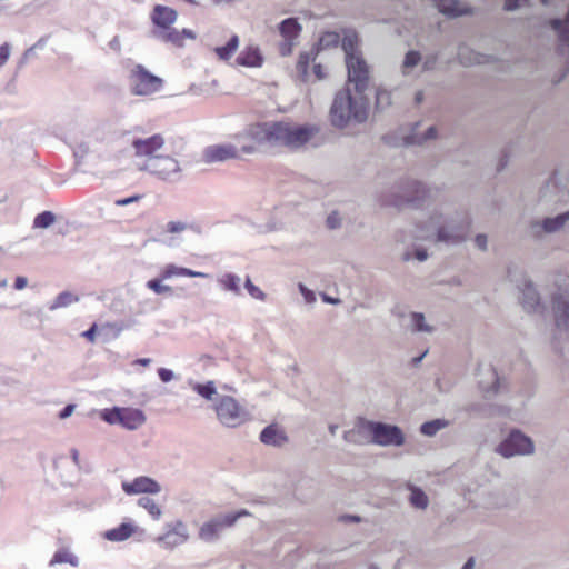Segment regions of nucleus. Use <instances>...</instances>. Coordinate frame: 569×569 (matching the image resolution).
I'll list each match as a JSON object with an SVG mask.
<instances>
[{
	"instance_id": "nucleus-20",
	"label": "nucleus",
	"mask_w": 569,
	"mask_h": 569,
	"mask_svg": "<svg viewBox=\"0 0 569 569\" xmlns=\"http://www.w3.org/2000/svg\"><path fill=\"white\" fill-rule=\"evenodd\" d=\"M121 488L129 496L139 493L156 495L161 491L160 483L147 476L137 477L132 481H123Z\"/></svg>"
},
{
	"instance_id": "nucleus-37",
	"label": "nucleus",
	"mask_w": 569,
	"mask_h": 569,
	"mask_svg": "<svg viewBox=\"0 0 569 569\" xmlns=\"http://www.w3.org/2000/svg\"><path fill=\"white\" fill-rule=\"evenodd\" d=\"M487 371L490 375L491 385L486 386L485 382L482 380H480L479 386H480L485 397L490 398L498 392V389L500 387V379H499L496 370L492 367H488Z\"/></svg>"
},
{
	"instance_id": "nucleus-5",
	"label": "nucleus",
	"mask_w": 569,
	"mask_h": 569,
	"mask_svg": "<svg viewBox=\"0 0 569 569\" xmlns=\"http://www.w3.org/2000/svg\"><path fill=\"white\" fill-rule=\"evenodd\" d=\"M116 131L109 122H101L93 127L77 144L74 156L84 158L90 153H100L102 148L109 144L116 137Z\"/></svg>"
},
{
	"instance_id": "nucleus-45",
	"label": "nucleus",
	"mask_w": 569,
	"mask_h": 569,
	"mask_svg": "<svg viewBox=\"0 0 569 569\" xmlns=\"http://www.w3.org/2000/svg\"><path fill=\"white\" fill-rule=\"evenodd\" d=\"M56 220V216L51 211H43L39 213L33 220V228L47 229Z\"/></svg>"
},
{
	"instance_id": "nucleus-17",
	"label": "nucleus",
	"mask_w": 569,
	"mask_h": 569,
	"mask_svg": "<svg viewBox=\"0 0 569 569\" xmlns=\"http://www.w3.org/2000/svg\"><path fill=\"white\" fill-rule=\"evenodd\" d=\"M519 288L523 309L529 313L543 315L547 310V306L541 301L540 293L533 282L526 279L523 286Z\"/></svg>"
},
{
	"instance_id": "nucleus-14",
	"label": "nucleus",
	"mask_w": 569,
	"mask_h": 569,
	"mask_svg": "<svg viewBox=\"0 0 569 569\" xmlns=\"http://www.w3.org/2000/svg\"><path fill=\"white\" fill-rule=\"evenodd\" d=\"M405 437L401 429L385 422H373V443L379 446H401Z\"/></svg>"
},
{
	"instance_id": "nucleus-12",
	"label": "nucleus",
	"mask_w": 569,
	"mask_h": 569,
	"mask_svg": "<svg viewBox=\"0 0 569 569\" xmlns=\"http://www.w3.org/2000/svg\"><path fill=\"white\" fill-rule=\"evenodd\" d=\"M163 84V80L151 72L143 66L137 64L131 70L130 86L137 96H148L158 92Z\"/></svg>"
},
{
	"instance_id": "nucleus-62",
	"label": "nucleus",
	"mask_w": 569,
	"mask_h": 569,
	"mask_svg": "<svg viewBox=\"0 0 569 569\" xmlns=\"http://www.w3.org/2000/svg\"><path fill=\"white\" fill-rule=\"evenodd\" d=\"M28 284V279L26 277H17L16 280H14V289L17 290H22L27 287Z\"/></svg>"
},
{
	"instance_id": "nucleus-61",
	"label": "nucleus",
	"mask_w": 569,
	"mask_h": 569,
	"mask_svg": "<svg viewBox=\"0 0 569 569\" xmlns=\"http://www.w3.org/2000/svg\"><path fill=\"white\" fill-rule=\"evenodd\" d=\"M97 332V326L92 325L88 330H86L82 336L87 338L89 341H94Z\"/></svg>"
},
{
	"instance_id": "nucleus-6",
	"label": "nucleus",
	"mask_w": 569,
	"mask_h": 569,
	"mask_svg": "<svg viewBox=\"0 0 569 569\" xmlns=\"http://www.w3.org/2000/svg\"><path fill=\"white\" fill-rule=\"evenodd\" d=\"M556 332L552 338L555 350L562 353L560 340L569 342V300L561 293L555 292L551 297Z\"/></svg>"
},
{
	"instance_id": "nucleus-40",
	"label": "nucleus",
	"mask_w": 569,
	"mask_h": 569,
	"mask_svg": "<svg viewBox=\"0 0 569 569\" xmlns=\"http://www.w3.org/2000/svg\"><path fill=\"white\" fill-rule=\"evenodd\" d=\"M448 426V421L445 419H435L427 421L421 425L420 431L422 435L427 437L435 436L439 430L446 428Z\"/></svg>"
},
{
	"instance_id": "nucleus-59",
	"label": "nucleus",
	"mask_w": 569,
	"mask_h": 569,
	"mask_svg": "<svg viewBox=\"0 0 569 569\" xmlns=\"http://www.w3.org/2000/svg\"><path fill=\"white\" fill-rule=\"evenodd\" d=\"M158 376L162 382H169L174 378L173 371L167 368H159Z\"/></svg>"
},
{
	"instance_id": "nucleus-22",
	"label": "nucleus",
	"mask_w": 569,
	"mask_h": 569,
	"mask_svg": "<svg viewBox=\"0 0 569 569\" xmlns=\"http://www.w3.org/2000/svg\"><path fill=\"white\" fill-rule=\"evenodd\" d=\"M204 161L208 163L221 162L239 158V149L233 144H213L203 151Z\"/></svg>"
},
{
	"instance_id": "nucleus-48",
	"label": "nucleus",
	"mask_w": 569,
	"mask_h": 569,
	"mask_svg": "<svg viewBox=\"0 0 569 569\" xmlns=\"http://www.w3.org/2000/svg\"><path fill=\"white\" fill-rule=\"evenodd\" d=\"M162 280L163 279H161V277L160 278L150 279L147 282V288H149L150 290H152L157 295L172 293V288L170 286L163 284Z\"/></svg>"
},
{
	"instance_id": "nucleus-32",
	"label": "nucleus",
	"mask_w": 569,
	"mask_h": 569,
	"mask_svg": "<svg viewBox=\"0 0 569 569\" xmlns=\"http://www.w3.org/2000/svg\"><path fill=\"white\" fill-rule=\"evenodd\" d=\"M219 284L226 291H230L236 296L241 295V278L234 273L228 272L219 277Z\"/></svg>"
},
{
	"instance_id": "nucleus-27",
	"label": "nucleus",
	"mask_w": 569,
	"mask_h": 569,
	"mask_svg": "<svg viewBox=\"0 0 569 569\" xmlns=\"http://www.w3.org/2000/svg\"><path fill=\"white\" fill-rule=\"evenodd\" d=\"M420 127V123H416L415 128L412 129V132L405 137V144H423L429 140H433L437 137V129L435 126L429 127L423 133H421L418 128Z\"/></svg>"
},
{
	"instance_id": "nucleus-56",
	"label": "nucleus",
	"mask_w": 569,
	"mask_h": 569,
	"mask_svg": "<svg viewBox=\"0 0 569 569\" xmlns=\"http://www.w3.org/2000/svg\"><path fill=\"white\" fill-rule=\"evenodd\" d=\"M11 46L8 42H4L0 47V67L4 66L10 57Z\"/></svg>"
},
{
	"instance_id": "nucleus-34",
	"label": "nucleus",
	"mask_w": 569,
	"mask_h": 569,
	"mask_svg": "<svg viewBox=\"0 0 569 569\" xmlns=\"http://www.w3.org/2000/svg\"><path fill=\"white\" fill-rule=\"evenodd\" d=\"M468 412H473L480 417H492L495 415H505V407L487 406L485 403H471L466 409Z\"/></svg>"
},
{
	"instance_id": "nucleus-42",
	"label": "nucleus",
	"mask_w": 569,
	"mask_h": 569,
	"mask_svg": "<svg viewBox=\"0 0 569 569\" xmlns=\"http://www.w3.org/2000/svg\"><path fill=\"white\" fill-rule=\"evenodd\" d=\"M192 389L202 398L207 400H212L213 396L217 395V388L213 381H208L206 383H192Z\"/></svg>"
},
{
	"instance_id": "nucleus-49",
	"label": "nucleus",
	"mask_w": 569,
	"mask_h": 569,
	"mask_svg": "<svg viewBox=\"0 0 569 569\" xmlns=\"http://www.w3.org/2000/svg\"><path fill=\"white\" fill-rule=\"evenodd\" d=\"M466 51H467L466 47L459 48L458 57L462 64H473V63L482 62V56H480L479 53L470 52V57H467Z\"/></svg>"
},
{
	"instance_id": "nucleus-35",
	"label": "nucleus",
	"mask_w": 569,
	"mask_h": 569,
	"mask_svg": "<svg viewBox=\"0 0 569 569\" xmlns=\"http://www.w3.org/2000/svg\"><path fill=\"white\" fill-rule=\"evenodd\" d=\"M69 563L72 567H78L79 559L68 548H60L57 550L49 562V566Z\"/></svg>"
},
{
	"instance_id": "nucleus-57",
	"label": "nucleus",
	"mask_w": 569,
	"mask_h": 569,
	"mask_svg": "<svg viewBox=\"0 0 569 569\" xmlns=\"http://www.w3.org/2000/svg\"><path fill=\"white\" fill-rule=\"evenodd\" d=\"M529 4V0H505V10L513 11L521 6Z\"/></svg>"
},
{
	"instance_id": "nucleus-15",
	"label": "nucleus",
	"mask_w": 569,
	"mask_h": 569,
	"mask_svg": "<svg viewBox=\"0 0 569 569\" xmlns=\"http://www.w3.org/2000/svg\"><path fill=\"white\" fill-rule=\"evenodd\" d=\"M373 422L358 418L350 430L343 432L345 441L358 446L373 443Z\"/></svg>"
},
{
	"instance_id": "nucleus-13",
	"label": "nucleus",
	"mask_w": 569,
	"mask_h": 569,
	"mask_svg": "<svg viewBox=\"0 0 569 569\" xmlns=\"http://www.w3.org/2000/svg\"><path fill=\"white\" fill-rule=\"evenodd\" d=\"M569 221V210L559 213L556 217H547L542 220H532L529 226V232L533 238L540 239L543 234H550L560 231Z\"/></svg>"
},
{
	"instance_id": "nucleus-19",
	"label": "nucleus",
	"mask_w": 569,
	"mask_h": 569,
	"mask_svg": "<svg viewBox=\"0 0 569 569\" xmlns=\"http://www.w3.org/2000/svg\"><path fill=\"white\" fill-rule=\"evenodd\" d=\"M430 190L422 183L416 180H406L402 184L401 201L412 203L416 207L421 206L427 198H429Z\"/></svg>"
},
{
	"instance_id": "nucleus-28",
	"label": "nucleus",
	"mask_w": 569,
	"mask_h": 569,
	"mask_svg": "<svg viewBox=\"0 0 569 569\" xmlns=\"http://www.w3.org/2000/svg\"><path fill=\"white\" fill-rule=\"evenodd\" d=\"M436 2L439 11L448 17H459L467 14L469 10L458 0H432Z\"/></svg>"
},
{
	"instance_id": "nucleus-10",
	"label": "nucleus",
	"mask_w": 569,
	"mask_h": 569,
	"mask_svg": "<svg viewBox=\"0 0 569 569\" xmlns=\"http://www.w3.org/2000/svg\"><path fill=\"white\" fill-rule=\"evenodd\" d=\"M248 515L247 510L217 515L200 527L199 539L204 542H214L220 538L224 529L232 527L239 518Z\"/></svg>"
},
{
	"instance_id": "nucleus-29",
	"label": "nucleus",
	"mask_w": 569,
	"mask_h": 569,
	"mask_svg": "<svg viewBox=\"0 0 569 569\" xmlns=\"http://www.w3.org/2000/svg\"><path fill=\"white\" fill-rule=\"evenodd\" d=\"M262 56L258 48L249 47L242 51L236 59L237 64L243 67H260L262 64Z\"/></svg>"
},
{
	"instance_id": "nucleus-54",
	"label": "nucleus",
	"mask_w": 569,
	"mask_h": 569,
	"mask_svg": "<svg viewBox=\"0 0 569 569\" xmlns=\"http://www.w3.org/2000/svg\"><path fill=\"white\" fill-rule=\"evenodd\" d=\"M298 289L307 303H313L316 301V295L312 290L307 288L303 283L298 284Z\"/></svg>"
},
{
	"instance_id": "nucleus-47",
	"label": "nucleus",
	"mask_w": 569,
	"mask_h": 569,
	"mask_svg": "<svg viewBox=\"0 0 569 569\" xmlns=\"http://www.w3.org/2000/svg\"><path fill=\"white\" fill-rule=\"evenodd\" d=\"M137 323L136 319H127V320H120L116 322H108L104 325V328H109L113 331L114 336H119L123 330L130 329Z\"/></svg>"
},
{
	"instance_id": "nucleus-9",
	"label": "nucleus",
	"mask_w": 569,
	"mask_h": 569,
	"mask_svg": "<svg viewBox=\"0 0 569 569\" xmlns=\"http://www.w3.org/2000/svg\"><path fill=\"white\" fill-rule=\"evenodd\" d=\"M214 410L218 420L228 428H236L249 420V412L230 396H221Z\"/></svg>"
},
{
	"instance_id": "nucleus-36",
	"label": "nucleus",
	"mask_w": 569,
	"mask_h": 569,
	"mask_svg": "<svg viewBox=\"0 0 569 569\" xmlns=\"http://www.w3.org/2000/svg\"><path fill=\"white\" fill-rule=\"evenodd\" d=\"M238 47H239V37L237 34H233L229 39V41L227 42L226 46L216 47L214 52L218 54V57L221 60L227 61L232 57V54L236 52Z\"/></svg>"
},
{
	"instance_id": "nucleus-2",
	"label": "nucleus",
	"mask_w": 569,
	"mask_h": 569,
	"mask_svg": "<svg viewBox=\"0 0 569 569\" xmlns=\"http://www.w3.org/2000/svg\"><path fill=\"white\" fill-rule=\"evenodd\" d=\"M315 130L310 126L283 121L258 122L248 127L246 136L258 146L298 149L307 143Z\"/></svg>"
},
{
	"instance_id": "nucleus-53",
	"label": "nucleus",
	"mask_w": 569,
	"mask_h": 569,
	"mask_svg": "<svg viewBox=\"0 0 569 569\" xmlns=\"http://www.w3.org/2000/svg\"><path fill=\"white\" fill-rule=\"evenodd\" d=\"M187 228H188V226H187L186 222H182V221H169L166 224L164 230L168 233H180V232H183Z\"/></svg>"
},
{
	"instance_id": "nucleus-64",
	"label": "nucleus",
	"mask_w": 569,
	"mask_h": 569,
	"mask_svg": "<svg viewBox=\"0 0 569 569\" xmlns=\"http://www.w3.org/2000/svg\"><path fill=\"white\" fill-rule=\"evenodd\" d=\"M415 258L419 261H425L428 258L427 250L423 248H417L415 250Z\"/></svg>"
},
{
	"instance_id": "nucleus-46",
	"label": "nucleus",
	"mask_w": 569,
	"mask_h": 569,
	"mask_svg": "<svg viewBox=\"0 0 569 569\" xmlns=\"http://www.w3.org/2000/svg\"><path fill=\"white\" fill-rule=\"evenodd\" d=\"M391 104V92L386 89L376 91V109L382 111Z\"/></svg>"
},
{
	"instance_id": "nucleus-7",
	"label": "nucleus",
	"mask_w": 569,
	"mask_h": 569,
	"mask_svg": "<svg viewBox=\"0 0 569 569\" xmlns=\"http://www.w3.org/2000/svg\"><path fill=\"white\" fill-rule=\"evenodd\" d=\"M141 169L168 182H178L182 178V167L171 156L152 157L150 160H146Z\"/></svg>"
},
{
	"instance_id": "nucleus-16",
	"label": "nucleus",
	"mask_w": 569,
	"mask_h": 569,
	"mask_svg": "<svg viewBox=\"0 0 569 569\" xmlns=\"http://www.w3.org/2000/svg\"><path fill=\"white\" fill-rule=\"evenodd\" d=\"M549 30L557 39V49L561 54L569 51V6L562 16L550 18Z\"/></svg>"
},
{
	"instance_id": "nucleus-63",
	"label": "nucleus",
	"mask_w": 569,
	"mask_h": 569,
	"mask_svg": "<svg viewBox=\"0 0 569 569\" xmlns=\"http://www.w3.org/2000/svg\"><path fill=\"white\" fill-rule=\"evenodd\" d=\"M109 47L111 50L116 51V52H120L121 50V43H120V38L119 36H114L110 42H109Z\"/></svg>"
},
{
	"instance_id": "nucleus-8",
	"label": "nucleus",
	"mask_w": 569,
	"mask_h": 569,
	"mask_svg": "<svg viewBox=\"0 0 569 569\" xmlns=\"http://www.w3.org/2000/svg\"><path fill=\"white\" fill-rule=\"evenodd\" d=\"M496 451L505 458L531 456L535 453L533 440L519 429H511L498 445Z\"/></svg>"
},
{
	"instance_id": "nucleus-33",
	"label": "nucleus",
	"mask_w": 569,
	"mask_h": 569,
	"mask_svg": "<svg viewBox=\"0 0 569 569\" xmlns=\"http://www.w3.org/2000/svg\"><path fill=\"white\" fill-rule=\"evenodd\" d=\"M407 488L410 490V505L417 509L425 510L429 505V498L425 493V491L421 488L413 486L411 483H409Z\"/></svg>"
},
{
	"instance_id": "nucleus-58",
	"label": "nucleus",
	"mask_w": 569,
	"mask_h": 569,
	"mask_svg": "<svg viewBox=\"0 0 569 569\" xmlns=\"http://www.w3.org/2000/svg\"><path fill=\"white\" fill-rule=\"evenodd\" d=\"M476 247L481 251H487L488 249V238L483 233H479L475 238Z\"/></svg>"
},
{
	"instance_id": "nucleus-41",
	"label": "nucleus",
	"mask_w": 569,
	"mask_h": 569,
	"mask_svg": "<svg viewBox=\"0 0 569 569\" xmlns=\"http://www.w3.org/2000/svg\"><path fill=\"white\" fill-rule=\"evenodd\" d=\"M340 34L336 31H327L319 39V49L336 48L340 43Z\"/></svg>"
},
{
	"instance_id": "nucleus-43",
	"label": "nucleus",
	"mask_w": 569,
	"mask_h": 569,
	"mask_svg": "<svg viewBox=\"0 0 569 569\" xmlns=\"http://www.w3.org/2000/svg\"><path fill=\"white\" fill-rule=\"evenodd\" d=\"M138 505L144 508L154 520H159L161 518V508L156 503L153 499L149 497H141L138 500Z\"/></svg>"
},
{
	"instance_id": "nucleus-26",
	"label": "nucleus",
	"mask_w": 569,
	"mask_h": 569,
	"mask_svg": "<svg viewBox=\"0 0 569 569\" xmlns=\"http://www.w3.org/2000/svg\"><path fill=\"white\" fill-rule=\"evenodd\" d=\"M161 279H170L173 277H190V278H208L209 276L204 272L194 271L184 267H179L173 263H169L161 270Z\"/></svg>"
},
{
	"instance_id": "nucleus-25",
	"label": "nucleus",
	"mask_w": 569,
	"mask_h": 569,
	"mask_svg": "<svg viewBox=\"0 0 569 569\" xmlns=\"http://www.w3.org/2000/svg\"><path fill=\"white\" fill-rule=\"evenodd\" d=\"M137 531V526L130 522H122L119 527L109 529L102 533L108 541L121 542L129 539Z\"/></svg>"
},
{
	"instance_id": "nucleus-52",
	"label": "nucleus",
	"mask_w": 569,
	"mask_h": 569,
	"mask_svg": "<svg viewBox=\"0 0 569 569\" xmlns=\"http://www.w3.org/2000/svg\"><path fill=\"white\" fill-rule=\"evenodd\" d=\"M420 59H421L420 53L418 51L411 50V51L407 52V54L405 57L403 67L405 68H413L419 63Z\"/></svg>"
},
{
	"instance_id": "nucleus-11",
	"label": "nucleus",
	"mask_w": 569,
	"mask_h": 569,
	"mask_svg": "<svg viewBox=\"0 0 569 569\" xmlns=\"http://www.w3.org/2000/svg\"><path fill=\"white\" fill-rule=\"evenodd\" d=\"M101 418L110 425H121L128 430H136L146 422V415L140 409L119 408L104 409Z\"/></svg>"
},
{
	"instance_id": "nucleus-18",
	"label": "nucleus",
	"mask_w": 569,
	"mask_h": 569,
	"mask_svg": "<svg viewBox=\"0 0 569 569\" xmlns=\"http://www.w3.org/2000/svg\"><path fill=\"white\" fill-rule=\"evenodd\" d=\"M168 527L169 529L167 532L157 538V542L164 549L172 550L176 547L183 545L189 539L188 528L181 520H178Z\"/></svg>"
},
{
	"instance_id": "nucleus-50",
	"label": "nucleus",
	"mask_w": 569,
	"mask_h": 569,
	"mask_svg": "<svg viewBox=\"0 0 569 569\" xmlns=\"http://www.w3.org/2000/svg\"><path fill=\"white\" fill-rule=\"evenodd\" d=\"M244 288L252 298L261 301L266 300V293L259 287L253 284L249 277L246 278Z\"/></svg>"
},
{
	"instance_id": "nucleus-51",
	"label": "nucleus",
	"mask_w": 569,
	"mask_h": 569,
	"mask_svg": "<svg viewBox=\"0 0 569 569\" xmlns=\"http://www.w3.org/2000/svg\"><path fill=\"white\" fill-rule=\"evenodd\" d=\"M342 224V219L338 211H331L326 219V227L330 230L339 229Z\"/></svg>"
},
{
	"instance_id": "nucleus-21",
	"label": "nucleus",
	"mask_w": 569,
	"mask_h": 569,
	"mask_svg": "<svg viewBox=\"0 0 569 569\" xmlns=\"http://www.w3.org/2000/svg\"><path fill=\"white\" fill-rule=\"evenodd\" d=\"M137 157L147 158L158 157L157 153L164 144V140L160 134H153L144 139H133L131 142Z\"/></svg>"
},
{
	"instance_id": "nucleus-1",
	"label": "nucleus",
	"mask_w": 569,
	"mask_h": 569,
	"mask_svg": "<svg viewBox=\"0 0 569 569\" xmlns=\"http://www.w3.org/2000/svg\"><path fill=\"white\" fill-rule=\"evenodd\" d=\"M471 228V219L466 211H453L445 213L435 210L428 221L417 226L416 238L419 240L457 246L462 243Z\"/></svg>"
},
{
	"instance_id": "nucleus-39",
	"label": "nucleus",
	"mask_w": 569,
	"mask_h": 569,
	"mask_svg": "<svg viewBox=\"0 0 569 569\" xmlns=\"http://www.w3.org/2000/svg\"><path fill=\"white\" fill-rule=\"evenodd\" d=\"M412 331L431 333L433 328L426 322L425 316L420 312L409 315Z\"/></svg>"
},
{
	"instance_id": "nucleus-31",
	"label": "nucleus",
	"mask_w": 569,
	"mask_h": 569,
	"mask_svg": "<svg viewBox=\"0 0 569 569\" xmlns=\"http://www.w3.org/2000/svg\"><path fill=\"white\" fill-rule=\"evenodd\" d=\"M301 26L296 18H287L279 24V32L284 40L292 41L301 32Z\"/></svg>"
},
{
	"instance_id": "nucleus-38",
	"label": "nucleus",
	"mask_w": 569,
	"mask_h": 569,
	"mask_svg": "<svg viewBox=\"0 0 569 569\" xmlns=\"http://www.w3.org/2000/svg\"><path fill=\"white\" fill-rule=\"evenodd\" d=\"M316 53L313 50L309 52H301L299 59L297 61V72L301 77L303 81L307 80L308 77V68L309 63L315 60Z\"/></svg>"
},
{
	"instance_id": "nucleus-44",
	"label": "nucleus",
	"mask_w": 569,
	"mask_h": 569,
	"mask_svg": "<svg viewBox=\"0 0 569 569\" xmlns=\"http://www.w3.org/2000/svg\"><path fill=\"white\" fill-rule=\"evenodd\" d=\"M76 301H78V297H76L69 291H63L56 297L53 302L49 306V309L56 310L58 308L68 307Z\"/></svg>"
},
{
	"instance_id": "nucleus-24",
	"label": "nucleus",
	"mask_w": 569,
	"mask_h": 569,
	"mask_svg": "<svg viewBox=\"0 0 569 569\" xmlns=\"http://www.w3.org/2000/svg\"><path fill=\"white\" fill-rule=\"evenodd\" d=\"M263 445L280 448L288 442L286 432L277 425L272 423L262 429L259 437Z\"/></svg>"
},
{
	"instance_id": "nucleus-55",
	"label": "nucleus",
	"mask_w": 569,
	"mask_h": 569,
	"mask_svg": "<svg viewBox=\"0 0 569 569\" xmlns=\"http://www.w3.org/2000/svg\"><path fill=\"white\" fill-rule=\"evenodd\" d=\"M141 198H142V196H140V194H133V196L128 197V198L117 199V200H114L113 203L117 207H126V206H130L132 203L139 202Z\"/></svg>"
},
{
	"instance_id": "nucleus-3",
	"label": "nucleus",
	"mask_w": 569,
	"mask_h": 569,
	"mask_svg": "<svg viewBox=\"0 0 569 569\" xmlns=\"http://www.w3.org/2000/svg\"><path fill=\"white\" fill-rule=\"evenodd\" d=\"M368 86L369 83L362 90L355 88V96L349 87L336 93L329 112L330 122L335 128L342 129L348 124L362 123L367 120L369 99L366 96V90Z\"/></svg>"
},
{
	"instance_id": "nucleus-4",
	"label": "nucleus",
	"mask_w": 569,
	"mask_h": 569,
	"mask_svg": "<svg viewBox=\"0 0 569 569\" xmlns=\"http://www.w3.org/2000/svg\"><path fill=\"white\" fill-rule=\"evenodd\" d=\"M340 41L346 54L348 82L356 84L358 90H362L369 83L370 76L369 66L357 50L358 34L355 30L347 29Z\"/></svg>"
},
{
	"instance_id": "nucleus-23",
	"label": "nucleus",
	"mask_w": 569,
	"mask_h": 569,
	"mask_svg": "<svg viewBox=\"0 0 569 569\" xmlns=\"http://www.w3.org/2000/svg\"><path fill=\"white\" fill-rule=\"evenodd\" d=\"M150 19L157 27L156 30L168 29L177 21L178 12L170 7L156 4L151 11Z\"/></svg>"
},
{
	"instance_id": "nucleus-30",
	"label": "nucleus",
	"mask_w": 569,
	"mask_h": 569,
	"mask_svg": "<svg viewBox=\"0 0 569 569\" xmlns=\"http://www.w3.org/2000/svg\"><path fill=\"white\" fill-rule=\"evenodd\" d=\"M152 37L166 43H172L174 46H182V33L176 28L169 27L162 30H152Z\"/></svg>"
},
{
	"instance_id": "nucleus-60",
	"label": "nucleus",
	"mask_w": 569,
	"mask_h": 569,
	"mask_svg": "<svg viewBox=\"0 0 569 569\" xmlns=\"http://www.w3.org/2000/svg\"><path fill=\"white\" fill-rule=\"evenodd\" d=\"M74 409H76V405H72V403L67 405V406H66V407H64V408L59 412V418H60V419H67V418H69V417L73 413Z\"/></svg>"
}]
</instances>
